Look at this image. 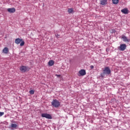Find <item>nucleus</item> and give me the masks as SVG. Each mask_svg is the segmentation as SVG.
I'll use <instances>...</instances> for the list:
<instances>
[{
	"mask_svg": "<svg viewBox=\"0 0 130 130\" xmlns=\"http://www.w3.org/2000/svg\"><path fill=\"white\" fill-rule=\"evenodd\" d=\"M110 73H111V71H110L109 68L106 67L103 71V73L101 74V76L102 78H104L105 75H110Z\"/></svg>",
	"mask_w": 130,
	"mask_h": 130,
	"instance_id": "obj_1",
	"label": "nucleus"
},
{
	"mask_svg": "<svg viewBox=\"0 0 130 130\" xmlns=\"http://www.w3.org/2000/svg\"><path fill=\"white\" fill-rule=\"evenodd\" d=\"M15 43H16V44H20V45L21 46H24L25 44V42H24V41L22 39L17 38L15 39Z\"/></svg>",
	"mask_w": 130,
	"mask_h": 130,
	"instance_id": "obj_2",
	"label": "nucleus"
},
{
	"mask_svg": "<svg viewBox=\"0 0 130 130\" xmlns=\"http://www.w3.org/2000/svg\"><path fill=\"white\" fill-rule=\"evenodd\" d=\"M51 104L53 107H55L56 108H57V107H59L60 106V103L57 100H53Z\"/></svg>",
	"mask_w": 130,
	"mask_h": 130,
	"instance_id": "obj_3",
	"label": "nucleus"
},
{
	"mask_svg": "<svg viewBox=\"0 0 130 130\" xmlns=\"http://www.w3.org/2000/svg\"><path fill=\"white\" fill-rule=\"evenodd\" d=\"M42 117H45V118H47V119H52V117L51 115L47 113H43L41 114Z\"/></svg>",
	"mask_w": 130,
	"mask_h": 130,
	"instance_id": "obj_4",
	"label": "nucleus"
},
{
	"mask_svg": "<svg viewBox=\"0 0 130 130\" xmlns=\"http://www.w3.org/2000/svg\"><path fill=\"white\" fill-rule=\"evenodd\" d=\"M126 48V45L125 44H122L120 45V46L118 47V49L119 50H121V51H123L125 50V49Z\"/></svg>",
	"mask_w": 130,
	"mask_h": 130,
	"instance_id": "obj_5",
	"label": "nucleus"
},
{
	"mask_svg": "<svg viewBox=\"0 0 130 130\" xmlns=\"http://www.w3.org/2000/svg\"><path fill=\"white\" fill-rule=\"evenodd\" d=\"M27 70H28V67L25 66H21L20 68V71H21L22 73H25V72H27Z\"/></svg>",
	"mask_w": 130,
	"mask_h": 130,
	"instance_id": "obj_6",
	"label": "nucleus"
},
{
	"mask_svg": "<svg viewBox=\"0 0 130 130\" xmlns=\"http://www.w3.org/2000/svg\"><path fill=\"white\" fill-rule=\"evenodd\" d=\"M79 74L78 76H79V77L81 76H85V75H86V71L83 69L79 71Z\"/></svg>",
	"mask_w": 130,
	"mask_h": 130,
	"instance_id": "obj_7",
	"label": "nucleus"
},
{
	"mask_svg": "<svg viewBox=\"0 0 130 130\" xmlns=\"http://www.w3.org/2000/svg\"><path fill=\"white\" fill-rule=\"evenodd\" d=\"M7 11L9 13H10L11 14H13L16 12V9L13 8H8L7 9Z\"/></svg>",
	"mask_w": 130,
	"mask_h": 130,
	"instance_id": "obj_8",
	"label": "nucleus"
},
{
	"mask_svg": "<svg viewBox=\"0 0 130 130\" xmlns=\"http://www.w3.org/2000/svg\"><path fill=\"white\" fill-rule=\"evenodd\" d=\"M121 39H122L123 41H124V42H129L130 40L127 39V37L124 36H122L121 37Z\"/></svg>",
	"mask_w": 130,
	"mask_h": 130,
	"instance_id": "obj_9",
	"label": "nucleus"
},
{
	"mask_svg": "<svg viewBox=\"0 0 130 130\" xmlns=\"http://www.w3.org/2000/svg\"><path fill=\"white\" fill-rule=\"evenodd\" d=\"M121 13H122L123 14H128V10L127 9V8H124L123 9L121 10Z\"/></svg>",
	"mask_w": 130,
	"mask_h": 130,
	"instance_id": "obj_10",
	"label": "nucleus"
},
{
	"mask_svg": "<svg viewBox=\"0 0 130 130\" xmlns=\"http://www.w3.org/2000/svg\"><path fill=\"white\" fill-rule=\"evenodd\" d=\"M100 3L102 6H105V5H107V0H101Z\"/></svg>",
	"mask_w": 130,
	"mask_h": 130,
	"instance_id": "obj_11",
	"label": "nucleus"
},
{
	"mask_svg": "<svg viewBox=\"0 0 130 130\" xmlns=\"http://www.w3.org/2000/svg\"><path fill=\"white\" fill-rule=\"evenodd\" d=\"M53 64H54V61H53V60H50L49 61L48 65L49 66V67H52Z\"/></svg>",
	"mask_w": 130,
	"mask_h": 130,
	"instance_id": "obj_12",
	"label": "nucleus"
},
{
	"mask_svg": "<svg viewBox=\"0 0 130 130\" xmlns=\"http://www.w3.org/2000/svg\"><path fill=\"white\" fill-rule=\"evenodd\" d=\"M3 53H5L6 54H7V53L9 52V48H8V47H5L3 49Z\"/></svg>",
	"mask_w": 130,
	"mask_h": 130,
	"instance_id": "obj_13",
	"label": "nucleus"
},
{
	"mask_svg": "<svg viewBox=\"0 0 130 130\" xmlns=\"http://www.w3.org/2000/svg\"><path fill=\"white\" fill-rule=\"evenodd\" d=\"M112 3L114 5H117L119 3V0H112Z\"/></svg>",
	"mask_w": 130,
	"mask_h": 130,
	"instance_id": "obj_14",
	"label": "nucleus"
},
{
	"mask_svg": "<svg viewBox=\"0 0 130 130\" xmlns=\"http://www.w3.org/2000/svg\"><path fill=\"white\" fill-rule=\"evenodd\" d=\"M74 12V9L73 8H70L68 9V13L69 14H72V13Z\"/></svg>",
	"mask_w": 130,
	"mask_h": 130,
	"instance_id": "obj_15",
	"label": "nucleus"
},
{
	"mask_svg": "<svg viewBox=\"0 0 130 130\" xmlns=\"http://www.w3.org/2000/svg\"><path fill=\"white\" fill-rule=\"evenodd\" d=\"M17 126V124H11V127H12L13 128H16Z\"/></svg>",
	"mask_w": 130,
	"mask_h": 130,
	"instance_id": "obj_16",
	"label": "nucleus"
},
{
	"mask_svg": "<svg viewBox=\"0 0 130 130\" xmlns=\"http://www.w3.org/2000/svg\"><path fill=\"white\" fill-rule=\"evenodd\" d=\"M29 94H30L31 95H33V94H34V91L33 90H30Z\"/></svg>",
	"mask_w": 130,
	"mask_h": 130,
	"instance_id": "obj_17",
	"label": "nucleus"
},
{
	"mask_svg": "<svg viewBox=\"0 0 130 130\" xmlns=\"http://www.w3.org/2000/svg\"><path fill=\"white\" fill-rule=\"evenodd\" d=\"M4 114H5L4 112H0V117L1 116H3V115H4Z\"/></svg>",
	"mask_w": 130,
	"mask_h": 130,
	"instance_id": "obj_18",
	"label": "nucleus"
},
{
	"mask_svg": "<svg viewBox=\"0 0 130 130\" xmlns=\"http://www.w3.org/2000/svg\"><path fill=\"white\" fill-rule=\"evenodd\" d=\"M90 68L91 69V70H93L94 69V66L93 65L90 66Z\"/></svg>",
	"mask_w": 130,
	"mask_h": 130,
	"instance_id": "obj_19",
	"label": "nucleus"
},
{
	"mask_svg": "<svg viewBox=\"0 0 130 130\" xmlns=\"http://www.w3.org/2000/svg\"><path fill=\"white\" fill-rule=\"evenodd\" d=\"M55 76H56V77H57V78H60V75L56 74Z\"/></svg>",
	"mask_w": 130,
	"mask_h": 130,
	"instance_id": "obj_20",
	"label": "nucleus"
},
{
	"mask_svg": "<svg viewBox=\"0 0 130 130\" xmlns=\"http://www.w3.org/2000/svg\"><path fill=\"white\" fill-rule=\"evenodd\" d=\"M55 36L56 37H57V38H59V35L58 34L55 35Z\"/></svg>",
	"mask_w": 130,
	"mask_h": 130,
	"instance_id": "obj_21",
	"label": "nucleus"
}]
</instances>
